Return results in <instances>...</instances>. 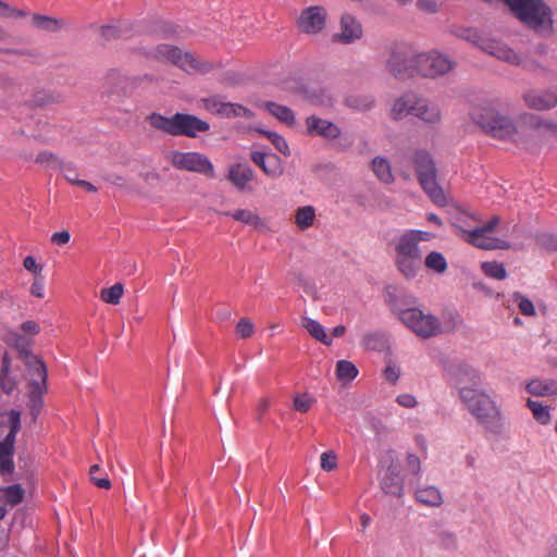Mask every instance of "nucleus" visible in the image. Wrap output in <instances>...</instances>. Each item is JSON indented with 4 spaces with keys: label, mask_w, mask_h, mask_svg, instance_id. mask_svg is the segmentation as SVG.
<instances>
[{
    "label": "nucleus",
    "mask_w": 557,
    "mask_h": 557,
    "mask_svg": "<svg viewBox=\"0 0 557 557\" xmlns=\"http://www.w3.org/2000/svg\"><path fill=\"white\" fill-rule=\"evenodd\" d=\"M471 117L490 136L528 151H533L546 136L557 135V123L533 113H523L513 121L493 108L480 107L472 111Z\"/></svg>",
    "instance_id": "nucleus-1"
},
{
    "label": "nucleus",
    "mask_w": 557,
    "mask_h": 557,
    "mask_svg": "<svg viewBox=\"0 0 557 557\" xmlns=\"http://www.w3.org/2000/svg\"><path fill=\"white\" fill-rule=\"evenodd\" d=\"M455 380L460 385L459 395L469 411L490 432L500 434L504 429L502 411L486 393L475 388L480 381L479 372L462 364L456 370Z\"/></svg>",
    "instance_id": "nucleus-2"
},
{
    "label": "nucleus",
    "mask_w": 557,
    "mask_h": 557,
    "mask_svg": "<svg viewBox=\"0 0 557 557\" xmlns=\"http://www.w3.org/2000/svg\"><path fill=\"white\" fill-rule=\"evenodd\" d=\"M394 264L406 278H414L422 268L423 251L420 246L405 233L393 240Z\"/></svg>",
    "instance_id": "nucleus-3"
},
{
    "label": "nucleus",
    "mask_w": 557,
    "mask_h": 557,
    "mask_svg": "<svg viewBox=\"0 0 557 557\" xmlns=\"http://www.w3.org/2000/svg\"><path fill=\"white\" fill-rule=\"evenodd\" d=\"M410 162L416 168L419 183L431 200L443 207L447 203L443 189L436 182V168L429 152L417 150L410 158Z\"/></svg>",
    "instance_id": "nucleus-4"
},
{
    "label": "nucleus",
    "mask_w": 557,
    "mask_h": 557,
    "mask_svg": "<svg viewBox=\"0 0 557 557\" xmlns=\"http://www.w3.org/2000/svg\"><path fill=\"white\" fill-rule=\"evenodd\" d=\"M151 55L159 61L171 62L189 74H205L214 69V64L212 62L202 60L190 52H183L180 48L169 45H160L156 47L152 50Z\"/></svg>",
    "instance_id": "nucleus-5"
},
{
    "label": "nucleus",
    "mask_w": 557,
    "mask_h": 557,
    "mask_svg": "<svg viewBox=\"0 0 557 557\" xmlns=\"http://www.w3.org/2000/svg\"><path fill=\"white\" fill-rule=\"evenodd\" d=\"M5 421L0 422V472L13 471L15 437L21 430V414L16 410L5 413Z\"/></svg>",
    "instance_id": "nucleus-6"
},
{
    "label": "nucleus",
    "mask_w": 557,
    "mask_h": 557,
    "mask_svg": "<svg viewBox=\"0 0 557 557\" xmlns=\"http://www.w3.org/2000/svg\"><path fill=\"white\" fill-rule=\"evenodd\" d=\"M394 311L398 319L421 338H430L442 333L440 320L433 314L424 313L419 308H394Z\"/></svg>",
    "instance_id": "nucleus-7"
},
{
    "label": "nucleus",
    "mask_w": 557,
    "mask_h": 557,
    "mask_svg": "<svg viewBox=\"0 0 557 557\" xmlns=\"http://www.w3.org/2000/svg\"><path fill=\"white\" fill-rule=\"evenodd\" d=\"M29 392L28 408L33 420L36 421L44 407L42 396L47 392V369L45 363L38 358L28 360Z\"/></svg>",
    "instance_id": "nucleus-8"
},
{
    "label": "nucleus",
    "mask_w": 557,
    "mask_h": 557,
    "mask_svg": "<svg viewBox=\"0 0 557 557\" xmlns=\"http://www.w3.org/2000/svg\"><path fill=\"white\" fill-rule=\"evenodd\" d=\"M416 55L407 45H393L386 59V69L395 78L410 77L414 74Z\"/></svg>",
    "instance_id": "nucleus-9"
},
{
    "label": "nucleus",
    "mask_w": 557,
    "mask_h": 557,
    "mask_svg": "<svg viewBox=\"0 0 557 557\" xmlns=\"http://www.w3.org/2000/svg\"><path fill=\"white\" fill-rule=\"evenodd\" d=\"M453 69V62L436 51L416 55L414 73L424 77H436L446 74Z\"/></svg>",
    "instance_id": "nucleus-10"
},
{
    "label": "nucleus",
    "mask_w": 557,
    "mask_h": 557,
    "mask_svg": "<svg viewBox=\"0 0 557 557\" xmlns=\"http://www.w3.org/2000/svg\"><path fill=\"white\" fill-rule=\"evenodd\" d=\"M171 163L178 170L200 173L208 177L214 176L213 164L206 156L199 152H173Z\"/></svg>",
    "instance_id": "nucleus-11"
},
{
    "label": "nucleus",
    "mask_w": 557,
    "mask_h": 557,
    "mask_svg": "<svg viewBox=\"0 0 557 557\" xmlns=\"http://www.w3.org/2000/svg\"><path fill=\"white\" fill-rule=\"evenodd\" d=\"M325 9L319 5L305 9L299 18L298 26L306 34H318L325 25Z\"/></svg>",
    "instance_id": "nucleus-12"
},
{
    "label": "nucleus",
    "mask_w": 557,
    "mask_h": 557,
    "mask_svg": "<svg viewBox=\"0 0 557 557\" xmlns=\"http://www.w3.org/2000/svg\"><path fill=\"white\" fill-rule=\"evenodd\" d=\"M206 121L195 115L186 113L175 114V136L195 137L198 133H205L209 129Z\"/></svg>",
    "instance_id": "nucleus-13"
},
{
    "label": "nucleus",
    "mask_w": 557,
    "mask_h": 557,
    "mask_svg": "<svg viewBox=\"0 0 557 557\" xmlns=\"http://www.w3.org/2000/svg\"><path fill=\"white\" fill-rule=\"evenodd\" d=\"M463 242L484 250L506 249L509 247L506 242L491 236L482 226L473 227Z\"/></svg>",
    "instance_id": "nucleus-14"
},
{
    "label": "nucleus",
    "mask_w": 557,
    "mask_h": 557,
    "mask_svg": "<svg viewBox=\"0 0 557 557\" xmlns=\"http://www.w3.org/2000/svg\"><path fill=\"white\" fill-rule=\"evenodd\" d=\"M523 100L530 109L545 111L557 106V94L547 89L529 90Z\"/></svg>",
    "instance_id": "nucleus-15"
},
{
    "label": "nucleus",
    "mask_w": 557,
    "mask_h": 557,
    "mask_svg": "<svg viewBox=\"0 0 557 557\" xmlns=\"http://www.w3.org/2000/svg\"><path fill=\"white\" fill-rule=\"evenodd\" d=\"M306 126L309 135H317L326 139H335L341 135V129L336 124L314 115L306 119Z\"/></svg>",
    "instance_id": "nucleus-16"
},
{
    "label": "nucleus",
    "mask_w": 557,
    "mask_h": 557,
    "mask_svg": "<svg viewBox=\"0 0 557 557\" xmlns=\"http://www.w3.org/2000/svg\"><path fill=\"white\" fill-rule=\"evenodd\" d=\"M362 36L361 24L350 14H344L341 18V32L334 35V40L350 44Z\"/></svg>",
    "instance_id": "nucleus-17"
},
{
    "label": "nucleus",
    "mask_w": 557,
    "mask_h": 557,
    "mask_svg": "<svg viewBox=\"0 0 557 557\" xmlns=\"http://www.w3.org/2000/svg\"><path fill=\"white\" fill-rule=\"evenodd\" d=\"M480 221V218L475 214H470L466 211H458L450 219V226L453 228V233L460 239H465V237L470 233L473 228L472 222Z\"/></svg>",
    "instance_id": "nucleus-18"
},
{
    "label": "nucleus",
    "mask_w": 557,
    "mask_h": 557,
    "mask_svg": "<svg viewBox=\"0 0 557 557\" xmlns=\"http://www.w3.org/2000/svg\"><path fill=\"white\" fill-rule=\"evenodd\" d=\"M411 115L425 123H437L441 119V112L436 106L418 97H416L414 106L411 108Z\"/></svg>",
    "instance_id": "nucleus-19"
},
{
    "label": "nucleus",
    "mask_w": 557,
    "mask_h": 557,
    "mask_svg": "<svg viewBox=\"0 0 557 557\" xmlns=\"http://www.w3.org/2000/svg\"><path fill=\"white\" fill-rule=\"evenodd\" d=\"M381 487L385 494L400 497L404 492V483L399 472L388 468L381 481Z\"/></svg>",
    "instance_id": "nucleus-20"
},
{
    "label": "nucleus",
    "mask_w": 557,
    "mask_h": 557,
    "mask_svg": "<svg viewBox=\"0 0 557 557\" xmlns=\"http://www.w3.org/2000/svg\"><path fill=\"white\" fill-rule=\"evenodd\" d=\"M252 178L253 171L248 164L237 163L230 168L228 180L240 190L245 189Z\"/></svg>",
    "instance_id": "nucleus-21"
},
{
    "label": "nucleus",
    "mask_w": 557,
    "mask_h": 557,
    "mask_svg": "<svg viewBox=\"0 0 557 557\" xmlns=\"http://www.w3.org/2000/svg\"><path fill=\"white\" fill-rule=\"evenodd\" d=\"M488 53L495 55L497 59L513 65H522L523 67H528V64L522 62L521 57L509 47L493 42L488 45Z\"/></svg>",
    "instance_id": "nucleus-22"
},
{
    "label": "nucleus",
    "mask_w": 557,
    "mask_h": 557,
    "mask_svg": "<svg viewBox=\"0 0 557 557\" xmlns=\"http://www.w3.org/2000/svg\"><path fill=\"white\" fill-rule=\"evenodd\" d=\"M416 499L425 506L438 507L443 504V497L436 486H425L418 488L414 493Z\"/></svg>",
    "instance_id": "nucleus-23"
},
{
    "label": "nucleus",
    "mask_w": 557,
    "mask_h": 557,
    "mask_svg": "<svg viewBox=\"0 0 557 557\" xmlns=\"http://www.w3.org/2000/svg\"><path fill=\"white\" fill-rule=\"evenodd\" d=\"M223 214L232 216L234 220L250 225L255 228L261 230L264 227V222L262 219L253 211L247 209H238L234 212H224Z\"/></svg>",
    "instance_id": "nucleus-24"
},
{
    "label": "nucleus",
    "mask_w": 557,
    "mask_h": 557,
    "mask_svg": "<svg viewBox=\"0 0 557 557\" xmlns=\"http://www.w3.org/2000/svg\"><path fill=\"white\" fill-rule=\"evenodd\" d=\"M527 391L535 396H552L557 394V382L554 380H532Z\"/></svg>",
    "instance_id": "nucleus-25"
},
{
    "label": "nucleus",
    "mask_w": 557,
    "mask_h": 557,
    "mask_svg": "<svg viewBox=\"0 0 557 557\" xmlns=\"http://www.w3.org/2000/svg\"><path fill=\"white\" fill-rule=\"evenodd\" d=\"M414 101L416 96L413 95H406L396 99L391 109V117L400 120L408 114L411 115V108H413Z\"/></svg>",
    "instance_id": "nucleus-26"
},
{
    "label": "nucleus",
    "mask_w": 557,
    "mask_h": 557,
    "mask_svg": "<svg viewBox=\"0 0 557 557\" xmlns=\"http://www.w3.org/2000/svg\"><path fill=\"white\" fill-rule=\"evenodd\" d=\"M147 121L154 129L175 136V114L168 117L160 113H151L147 116Z\"/></svg>",
    "instance_id": "nucleus-27"
},
{
    "label": "nucleus",
    "mask_w": 557,
    "mask_h": 557,
    "mask_svg": "<svg viewBox=\"0 0 557 557\" xmlns=\"http://www.w3.org/2000/svg\"><path fill=\"white\" fill-rule=\"evenodd\" d=\"M302 326L306 331L320 343L330 346L332 344V339L327 336L324 327L317 320L311 318L302 319Z\"/></svg>",
    "instance_id": "nucleus-28"
},
{
    "label": "nucleus",
    "mask_w": 557,
    "mask_h": 557,
    "mask_svg": "<svg viewBox=\"0 0 557 557\" xmlns=\"http://www.w3.org/2000/svg\"><path fill=\"white\" fill-rule=\"evenodd\" d=\"M374 98L368 94H350L346 97L345 103L347 107L358 110L368 111L374 106Z\"/></svg>",
    "instance_id": "nucleus-29"
},
{
    "label": "nucleus",
    "mask_w": 557,
    "mask_h": 557,
    "mask_svg": "<svg viewBox=\"0 0 557 557\" xmlns=\"http://www.w3.org/2000/svg\"><path fill=\"white\" fill-rule=\"evenodd\" d=\"M9 342L20 351V354L25 359V364L28 368V360L30 358H37L36 356L32 355L28 350V347L30 345V338L29 336L25 334H20L16 332H12L9 335Z\"/></svg>",
    "instance_id": "nucleus-30"
},
{
    "label": "nucleus",
    "mask_w": 557,
    "mask_h": 557,
    "mask_svg": "<svg viewBox=\"0 0 557 557\" xmlns=\"http://www.w3.org/2000/svg\"><path fill=\"white\" fill-rule=\"evenodd\" d=\"M32 25L41 30L57 32L63 27L64 22L48 15L34 14L32 16Z\"/></svg>",
    "instance_id": "nucleus-31"
},
{
    "label": "nucleus",
    "mask_w": 557,
    "mask_h": 557,
    "mask_svg": "<svg viewBox=\"0 0 557 557\" xmlns=\"http://www.w3.org/2000/svg\"><path fill=\"white\" fill-rule=\"evenodd\" d=\"M314 220L315 209L312 206L299 207L295 212V223L302 231L312 226Z\"/></svg>",
    "instance_id": "nucleus-32"
},
{
    "label": "nucleus",
    "mask_w": 557,
    "mask_h": 557,
    "mask_svg": "<svg viewBox=\"0 0 557 557\" xmlns=\"http://www.w3.org/2000/svg\"><path fill=\"white\" fill-rule=\"evenodd\" d=\"M372 169L375 176L384 184L393 182L394 177L392 174L391 165L384 158L376 157L372 160Z\"/></svg>",
    "instance_id": "nucleus-33"
},
{
    "label": "nucleus",
    "mask_w": 557,
    "mask_h": 557,
    "mask_svg": "<svg viewBox=\"0 0 557 557\" xmlns=\"http://www.w3.org/2000/svg\"><path fill=\"white\" fill-rule=\"evenodd\" d=\"M265 108L273 116H275L281 122L287 125H293L295 123L294 112L289 108L281 106L275 102H267Z\"/></svg>",
    "instance_id": "nucleus-34"
},
{
    "label": "nucleus",
    "mask_w": 557,
    "mask_h": 557,
    "mask_svg": "<svg viewBox=\"0 0 557 557\" xmlns=\"http://www.w3.org/2000/svg\"><path fill=\"white\" fill-rule=\"evenodd\" d=\"M424 265L426 269L442 274L447 270V261L444 255L440 251H431L424 258Z\"/></svg>",
    "instance_id": "nucleus-35"
},
{
    "label": "nucleus",
    "mask_w": 557,
    "mask_h": 557,
    "mask_svg": "<svg viewBox=\"0 0 557 557\" xmlns=\"http://www.w3.org/2000/svg\"><path fill=\"white\" fill-rule=\"evenodd\" d=\"M62 101V96L49 90H38L34 94L32 103L36 107H46Z\"/></svg>",
    "instance_id": "nucleus-36"
},
{
    "label": "nucleus",
    "mask_w": 557,
    "mask_h": 557,
    "mask_svg": "<svg viewBox=\"0 0 557 557\" xmlns=\"http://www.w3.org/2000/svg\"><path fill=\"white\" fill-rule=\"evenodd\" d=\"M358 375L356 366L347 360H339L336 364V376L342 382H350Z\"/></svg>",
    "instance_id": "nucleus-37"
},
{
    "label": "nucleus",
    "mask_w": 557,
    "mask_h": 557,
    "mask_svg": "<svg viewBox=\"0 0 557 557\" xmlns=\"http://www.w3.org/2000/svg\"><path fill=\"white\" fill-rule=\"evenodd\" d=\"M527 406L531 410L533 418L541 424H547L550 421L549 408L542 403L529 399Z\"/></svg>",
    "instance_id": "nucleus-38"
},
{
    "label": "nucleus",
    "mask_w": 557,
    "mask_h": 557,
    "mask_svg": "<svg viewBox=\"0 0 557 557\" xmlns=\"http://www.w3.org/2000/svg\"><path fill=\"white\" fill-rule=\"evenodd\" d=\"M4 500L10 506H16L22 503L24 498V490L20 484H13L1 488Z\"/></svg>",
    "instance_id": "nucleus-39"
},
{
    "label": "nucleus",
    "mask_w": 557,
    "mask_h": 557,
    "mask_svg": "<svg viewBox=\"0 0 557 557\" xmlns=\"http://www.w3.org/2000/svg\"><path fill=\"white\" fill-rule=\"evenodd\" d=\"M203 108L220 117H225L227 102L222 101L219 97L212 96L202 99Z\"/></svg>",
    "instance_id": "nucleus-40"
},
{
    "label": "nucleus",
    "mask_w": 557,
    "mask_h": 557,
    "mask_svg": "<svg viewBox=\"0 0 557 557\" xmlns=\"http://www.w3.org/2000/svg\"><path fill=\"white\" fill-rule=\"evenodd\" d=\"M123 285L121 283H116L109 288H104L101 290L100 298L102 301L110 305H117L123 296Z\"/></svg>",
    "instance_id": "nucleus-41"
},
{
    "label": "nucleus",
    "mask_w": 557,
    "mask_h": 557,
    "mask_svg": "<svg viewBox=\"0 0 557 557\" xmlns=\"http://www.w3.org/2000/svg\"><path fill=\"white\" fill-rule=\"evenodd\" d=\"M481 268L483 273L488 277L495 280H504L507 276V271L503 263H498L496 261H488L483 262Z\"/></svg>",
    "instance_id": "nucleus-42"
},
{
    "label": "nucleus",
    "mask_w": 557,
    "mask_h": 557,
    "mask_svg": "<svg viewBox=\"0 0 557 557\" xmlns=\"http://www.w3.org/2000/svg\"><path fill=\"white\" fill-rule=\"evenodd\" d=\"M90 480L95 485L100 488L109 490L111 487V482L108 478V474L103 469L100 468L99 465H94L89 469Z\"/></svg>",
    "instance_id": "nucleus-43"
},
{
    "label": "nucleus",
    "mask_w": 557,
    "mask_h": 557,
    "mask_svg": "<svg viewBox=\"0 0 557 557\" xmlns=\"http://www.w3.org/2000/svg\"><path fill=\"white\" fill-rule=\"evenodd\" d=\"M263 172L265 175L273 178L281 176L283 174L281 159L274 153H269L265 166H263Z\"/></svg>",
    "instance_id": "nucleus-44"
},
{
    "label": "nucleus",
    "mask_w": 557,
    "mask_h": 557,
    "mask_svg": "<svg viewBox=\"0 0 557 557\" xmlns=\"http://www.w3.org/2000/svg\"><path fill=\"white\" fill-rule=\"evenodd\" d=\"M259 132L264 135L281 153L284 156L290 154L288 144L281 135L275 132L264 129H259Z\"/></svg>",
    "instance_id": "nucleus-45"
},
{
    "label": "nucleus",
    "mask_w": 557,
    "mask_h": 557,
    "mask_svg": "<svg viewBox=\"0 0 557 557\" xmlns=\"http://www.w3.org/2000/svg\"><path fill=\"white\" fill-rule=\"evenodd\" d=\"M238 116L251 120L255 116V114L251 110L239 103L227 102L225 119Z\"/></svg>",
    "instance_id": "nucleus-46"
},
{
    "label": "nucleus",
    "mask_w": 557,
    "mask_h": 557,
    "mask_svg": "<svg viewBox=\"0 0 557 557\" xmlns=\"http://www.w3.org/2000/svg\"><path fill=\"white\" fill-rule=\"evenodd\" d=\"M513 299L517 302L518 308L522 314H524V315H534L535 314L534 305L529 298L522 296L520 293H515Z\"/></svg>",
    "instance_id": "nucleus-47"
},
{
    "label": "nucleus",
    "mask_w": 557,
    "mask_h": 557,
    "mask_svg": "<svg viewBox=\"0 0 557 557\" xmlns=\"http://www.w3.org/2000/svg\"><path fill=\"white\" fill-rule=\"evenodd\" d=\"M313 404L314 398L308 396L307 394L295 396L293 401L294 409L302 413L309 411Z\"/></svg>",
    "instance_id": "nucleus-48"
},
{
    "label": "nucleus",
    "mask_w": 557,
    "mask_h": 557,
    "mask_svg": "<svg viewBox=\"0 0 557 557\" xmlns=\"http://www.w3.org/2000/svg\"><path fill=\"white\" fill-rule=\"evenodd\" d=\"M27 13L22 10L14 9L10 7L8 3L0 0V17L4 18H17L24 17Z\"/></svg>",
    "instance_id": "nucleus-49"
},
{
    "label": "nucleus",
    "mask_w": 557,
    "mask_h": 557,
    "mask_svg": "<svg viewBox=\"0 0 557 557\" xmlns=\"http://www.w3.org/2000/svg\"><path fill=\"white\" fill-rule=\"evenodd\" d=\"M320 460L321 468L325 471H333L337 468V458L332 450L322 453Z\"/></svg>",
    "instance_id": "nucleus-50"
},
{
    "label": "nucleus",
    "mask_w": 557,
    "mask_h": 557,
    "mask_svg": "<svg viewBox=\"0 0 557 557\" xmlns=\"http://www.w3.org/2000/svg\"><path fill=\"white\" fill-rule=\"evenodd\" d=\"M236 333L242 338H248L253 334V324L250 322V320L243 318L236 325Z\"/></svg>",
    "instance_id": "nucleus-51"
},
{
    "label": "nucleus",
    "mask_w": 557,
    "mask_h": 557,
    "mask_svg": "<svg viewBox=\"0 0 557 557\" xmlns=\"http://www.w3.org/2000/svg\"><path fill=\"white\" fill-rule=\"evenodd\" d=\"M36 162L50 165L53 168L60 166L62 163L61 161L51 152L49 151H42L37 154Z\"/></svg>",
    "instance_id": "nucleus-52"
},
{
    "label": "nucleus",
    "mask_w": 557,
    "mask_h": 557,
    "mask_svg": "<svg viewBox=\"0 0 557 557\" xmlns=\"http://www.w3.org/2000/svg\"><path fill=\"white\" fill-rule=\"evenodd\" d=\"M0 387L4 393L10 394L15 389L16 381L10 375L9 372L0 373Z\"/></svg>",
    "instance_id": "nucleus-53"
},
{
    "label": "nucleus",
    "mask_w": 557,
    "mask_h": 557,
    "mask_svg": "<svg viewBox=\"0 0 557 557\" xmlns=\"http://www.w3.org/2000/svg\"><path fill=\"white\" fill-rule=\"evenodd\" d=\"M404 233L408 235L411 239H413L418 245L421 242L430 240L433 237V235L430 232L420 230H408L405 231Z\"/></svg>",
    "instance_id": "nucleus-54"
},
{
    "label": "nucleus",
    "mask_w": 557,
    "mask_h": 557,
    "mask_svg": "<svg viewBox=\"0 0 557 557\" xmlns=\"http://www.w3.org/2000/svg\"><path fill=\"white\" fill-rule=\"evenodd\" d=\"M407 469L414 475H418L421 470L420 458L414 454H408L406 458Z\"/></svg>",
    "instance_id": "nucleus-55"
},
{
    "label": "nucleus",
    "mask_w": 557,
    "mask_h": 557,
    "mask_svg": "<svg viewBox=\"0 0 557 557\" xmlns=\"http://www.w3.org/2000/svg\"><path fill=\"white\" fill-rule=\"evenodd\" d=\"M66 181L73 185H77V186L82 187L83 189H85L88 193H97V187L94 184H91L90 182H87L84 180H78V177H76V176H69V175H66Z\"/></svg>",
    "instance_id": "nucleus-56"
},
{
    "label": "nucleus",
    "mask_w": 557,
    "mask_h": 557,
    "mask_svg": "<svg viewBox=\"0 0 557 557\" xmlns=\"http://www.w3.org/2000/svg\"><path fill=\"white\" fill-rule=\"evenodd\" d=\"M362 342L368 349H379L381 346V336L375 333L366 334Z\"/></svg>",
    "instance_id": "nucleus-57"
},
{
    "label": "nucleus",
    "mask_w": 557,
    "mask_h": 557,
    "mask_svg": "<svg viewBox=\"0 0 557 557\" xmlns=\"http://www.w3.org/2000/svg\"><path fill=\"white\" fill-rule=\"evenodd\" d=\"M24 268L34 273L35 275H39L42 271V265L38 264L34 257L27 256L23 261Z\"/></svg>",
    "instance_id": "nucleus-58"
},
{
    "label": "nucleus",
    "mask_w": 557,
    "mask_h": 557,
    "mask_svg": "<svg viewBox=\"0 0 557 557\" xmlns=\"http://www.w3.org/2000/svg\"><path fill=\"white\" fill-rule=\"evenodd\" d=\"M101 34L106 40H111L121 36V30L117 26L108 25L101 28Z\"/></svg>",
    "instance_id": "nucleus-59"
},
{
    "label": "nucleus",
    "mask_w": 557,
    "mask_h": 557,
    "mask_svg": "<svg viewBox=\"0 0 557 557\" xmlns=\"http://www.w3.org/2000/svg\"><path fill=\"white\" fill-rule=\"evenodd\" d=\"M71 234L67 231L55 232L51 236V243L54 245H65L70 242Z\"/></svg>",
    "instance_id": "nucleus-60"
},
{
    "label": "nucleus",
    "mask_w": 557,
    "mask_h": 557,
    "mask_svg": "<svg viewBox=\"0 0 557 557\" xmlns=\"http://www.w3.org/2000/svg\"><path fill=\"white\" fill-rule=\"evenodd\" d=\"M39 325L38 323H36L35 321H26L24 323H22L21 325V331L27 335V336H32V335H36L39 333Z\"/></svg>",
    "instance_id": "nucleus-61"
},
{
    "label": "nucleus",
    "mask_w": 557,
    "mask_h": 557,
    "mask_svg": "<svg viewBox=\"0 0 557 557\" xmlns=\"http://www.w3.org/2000/svg\"><path fill=\"white\" fill-rule=\"evenodd\" d=\"M396 401L405 408H413L417 405V399L411 394H400L397 396Z\"/></svg>",
    "instance_id": "nucleus-62"
},
{
    "label": "nucleus",
    "mask_w": 557,
    "mask_h": 557,
    "mask_svg": "<svg viewBox=\"0 0 557 557\" xmlns=\"http://www.w3.org/2000/svg\"><path fill=\"white\" fill-rule=\"evenodd\" d=\"M30 294L38 298L45 296V283L42 278H36L30 286Z\"/></svg>",
    "instance_id": "nucleus-63"
},
{
    "label": "nucleus",
    "mask_w": 557,
    "mask_h": 557,
    "mask_svg": "<svg viewBox=\"0 0 557 557\" xmlns=\"http://www.w3.org/2000/svg\"><path fill=\"white\" fill-rule=\"evenodd\" d=\"M399 369L396 366L388 364L384 370V377L387 381L395 383L399 377Z\"/></svg>",
    "instance_id": "nucleus-64"
}]
</instances>
